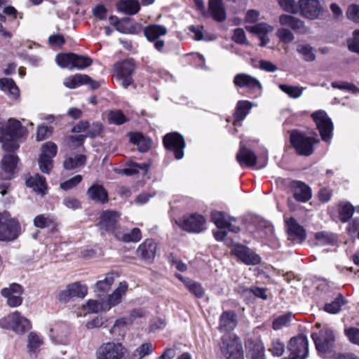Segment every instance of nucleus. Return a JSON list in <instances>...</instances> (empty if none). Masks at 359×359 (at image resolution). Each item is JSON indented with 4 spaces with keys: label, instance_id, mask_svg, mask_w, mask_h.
I'll list each match as a JSON object with an SVG mask.
<instances>
[{
    "label": "nucleus",
    "instance_id": "f257e3e1",
    "mask_svg": "<svg viewBox=\"0 0 359 359\" xmlns=\"http://www.w3.org/2000/svg\"><path fill=\"white\" fill-rule=\"evenodd\" d=\"M27 130L21 122L11 118L0 128V142L6 152H15L20 147L18 140L26 136Z\"/></svg>",
    "mask_w": 359,
    "mask_h": 359
},
{
    "label": "nucleus",
    "instance_id": "f03ea898",
    "mask_svg": "<svg viewBox=\"0 0 359 359\" xmlns=\"http://www.w3.org/2000/svg\"><path fill=\"white\" fill-rule=\"evenodd\" d=\"M316 289L319 301L324 304L322 309L327 313H340L342 307L348 302L342 293L330 287L326 282L319 283Z\"/></svg>",
    "mask_w": 359,
    "mask_h": 359
},
{
    "label": "nucleus",
    "instance_id": "7ed1b4c3",
    "mask_svg": "<svg viewBox=\"0 0 359 359\" xmlns=\"http://www.w3.org/2000/svg\"><path fill=\"white\" fill-rule=\"evenodd\" d=\"M320 141L316 137H309L299 130H292L290 133V142L297 154L309 156L314 152V145Z\"/></svg>",
    "mask_w": 359,
    "mask_h": 359
},
{
    "label": "nucleus",
    "instance_id": "20e7f679",
    "mask_svg": "<svg viewBox=\"0 0 359 359\" xmlns=\"http://www.w3.org/2000/svg\"><path fill=\"white\" fill-rule=\"evenodd\" d=\"M311 337L320 355L325 356L334 351L336 336L332 329H322L318 332H313Z\"/></svg>",
    "mask_w": 359,
    "mask_h": 359
},
{
    "label": "nucleus",
    "instance_id": "39448f33",
    "mask_svg": "<svg viewBox=\"0 0 359 359\" xmlns=\"http://www.w3.org/2000/svg\"><path fill=\"white\" fill-rule=\"evenodd\" d=\"M20 233L21 226L16 218L11 217L7 212L0 213V241H14Z\"/></svg>",
    "mask_w": 359,
    "mask_h": 359
},
{
    "label": "nucleus",
    "instance_id": "423d86ee",
    "mask_svg": "<svg viewBox=\"0 0 359 359\" xmlns=\"http://www.w3.org/2000/svg\"><path fill=\"white\" fill-rule=\"evenodd\" d=\"M120 217L121 213L116 210H102L100 214L99 221L96 224L101 235L104 236L107 233H111L118 238L116 230L120 226Z\"/></svg>",
    "mask_w": 359,
    "mask_h": 359
},
{
    "label": "nucleus",
    "instance_id": "0eeeda50",
    "mask_svg": "<svg viewBox=\"0 0 359 359\" xmlns=\"http://www.w3.org/2000/svg\"><path fill=\"white\" fill-rule=\"evenodd\" d=\"M287 349L289 355L281 359H306L309 355V341L306 336L299 334L292 337Z\"/></svg>",
    "mask_w": 359,
    "mask_h": 359
},
{
    "label": "nucleus",
    "instance_id": "6e6552de",
    "mask_svg": "<svg viewBox=\"0 0 359 359\" xmlns=\"http://www.w3.org/2000/svg\"><path fill=\"white\" fill-rule=\"evenodd\" d=\"M163 145L165 150L172 152L177 160L184 157L186 147L185 140L178 132H171L163 137Z\"/></svg>",
    "mask_w": 359,
    "mask_h": 359
},
{
    "label": "nucleus",
    "instance_id": "1a4fd4ad",
    "mask_svg": "<svg viewBox=\"0 0 359 359\" xmlns=\"http://www.w3.org/2000/svg\"><path fill=\"white\" fill-rule=\"evenodd\" d=\"M127 348L119 342L103 343L96 350V359H126Z\"/></svg>",
    "mask_w": 359,
    "mask_h": 359
},
{
    "label": "nucleus",
    "instance_id": "9d476101",
    "mask_svg": "<svg viewBox=\"0 0 359 359\" xmlns=\"http://www.w3.org/2000/svg\"><path fill=\"white\" fill-rule=\"evenodd\" d=\"M176 223L180 229L188 233H200L206 229V219L198 213L184 215Z\"/></svg>",
    "mask_w": 359,
    "mask_h": 359
},
{
    "label": "nucleus",
    "instance_id": "9b49d317",
    "mask_svg": "<svg viewBox=\"0 0 359 359\" xmlns=\"http://www.w3.org/2000/svg\"><path fill=\"white\" fill-rule=\"evenodd\" d=\"M323 142H329L332 138L334 126L331 118L323 110L315 111L311 115Z\"/></svg>",
    "mask_w": 359,
    "mask_h": 359
},
{
    "label": "nucleus",
    "instance_id": "f8f14e48",
    "mask_svg": "<svg viewBox=\"0 0 359 359\" xmlns=\"http://www.w3.org/2000/svg\"><path fill=\"white\" fill-rule=\"evenodd\" d=\"M136 65L134 59L128 58L115 63L114 70L117 79L122 81V86L127 88L133 83V74Z\"/></svg>",
    "mask_w": 359,
    "mask_h": 359
},
{
    "label": "nucleus",
    "instance_id": "ddd939ff",
    "mask_svg": "<svg viewBox=\"0 0 359 359\" xmlns=\"http://www.w3.org/2000/svg\"><path fill=\"white\" fill-rule=\"evenodd\" d=\"M231 254L248 266L258 265L262 262V258L258 254L248 246L239 243L232 245Z\"/></svg>",
    "mask_w": 359,
    "mask_h": 359
},
{
    "label": "nucleus",
    "instance_id": "4468645a",
    "mask_svg": "<svg viewBox=\"0 0 359 359\" xmlns=\"http://www.w3.org/2000/svg\"><path fill=\"white\" fill-rule=\"evenodd\" d=\"M0 327L4 329H11L17 333L22 334L31 328L29 320L21 316L18 311L14 312L0 320Z\"/></svg>",
    "mask_w": 359,
    "mask_h": 359
},
{
    "label": "nucleus",
    "instance_id": "2eb2a0df",
    "mask_svg": "<svg viewBox=\"0 0 359 359\" xmlns=\"http://www.w3.org/2000/svg\"><path fill=\"white\" fill-rule=\"evenodd\" d=\"M220 349L226 359H244L242 345L230 336H222Z\"/></svg>",
    "mask_w": 359,
    "mask_h": 359
},
{
    "label": "nucleus",
    "instance_id": "dca6fc26",
    "mask_svg": "<svg viewBox=\"0 0 359 359\" xmlns=\"http://www.w3.org/2000/svg\"><path fill=\"white\" fill-rule=\"evenodd\" d=\"M1 160L0 166L4 173L0 175V178L4 180H10L15 177L17 165L20 161L15 152H6Z\"/></svg>",
    "mask_w": 359,
    "mask_h": 359
},
{
    "label": "nucleus",
    "instance_id": "f3484780",
    "mask_svg": "<svg viewBox=\"0 0 359 359\" xmlns=\"http://www.w3.org/2000/svg\"><path fill=\"white\" fill-rule=\"evenodd\" d=\"M88 294V287L80 282L69 284L65 290L57 294V300L62 303L68 302L72 298L83 299Z\"/></svg>",
    "mask_w": 359,
    "mask_h": 359
},
{
    "label": "nucleus",
    "instance_id": "a211bd4d",
    "mask_svg": "<svg viewBox=\"0 0 359 359\" xmlns=\"http://www.w3.org/2000/svg\"><path fill=\"white\" fill-rule=\"evenodd\" d=\"M23 292V287L15 283L10 284L8 287H4L1 290V296L6 299L7 304L12 308L18 307L22 304Z\"/></svg>",
    "mask_w": 359,
    "mask_h": 359
},
{
    "label": "nucleus",
    "instance_id": "6ab92c4d",
    "mask_svg": "<svg viewBox=\"0 0 359 359\" xmlns=\"http://www.w3.org/2000/svg\"><path fill=\"white\" fill-rule=\"evenodd\" d=\"M157 243L152 238H147L142 243L136 250L137 256L146 263H152L156 257Z\"/></svg>",
    "mask_w": 359,
    "mask_h": 359
},
{
    "label": "nucleus",
    "instance_id": "aec40b11",
    "mask_svg": "<svg viewBox=\"0 0 359 359\" xmlns=\"http://www.w3.org/2000/svg\"><path fill=\"white\" fill-rule=\"evenodd\" d=\"M290 187L294 198L298 202L306 203L312 197L311 187L304 182L293 180Z\"/></svg>",
    "mask_w": 359,
    "mask_h": 359
},
{
    "label": "nucleus",
    "instance_id": "412c9836",
    "mask_svg": "<svg viewBox=\"0 0 359 359\" xmlns=\"http://www.w3.org/2000/svg\"><path fill=\"white\" fill-rule=\"evenodd\" d=\"M320 11L321 6L318 0H299V12L308 19L318 18Z\"/></svg>",
    "mask_w": 359,
    "mask_h": 359
},
{
    "label": "nucleus",
    "instance_id": "4be33fe9",
    "mask_svg": "<svg viewBox=\"0 0 359 359\" xmlns=\"http://www.w3.org/2000/svg\"><path fill=\"white\" fill-rule=\"evenodd\" d=\"M233 84L236 88H247L250 90H260L262 84L255 77L245 73H238L233 78Z\"/></svg>",
    "mask_w": 359,
    "mask_h": 359
},
{
    "label": "nucleus",
    "instance_id": "5701e85b",
    "mask_svg": "<svg viewBox=\"0 0 359 359\" xmlns=\"http://www.w3.org/2000/svg\"><path fill=\"white\" fill-rule=\"evenodd\" d=\"M237 324L236 312L233 310L224 311L219 316L217 329L222 333H229L236 327Z\"/></svg>",
    "mask_w": 359,
    "mask_h": 359
},
{
    "label": "nucleus",
    "instance_id": "b1692460",
    "mask_svg": "<svg viewBox=\"0 0 359 359\" xmlns=\"http://www.w3.org/2000/svg\"><path fill=\"white\" fill-rule=\"evenodd\" d=\"M236 159L242 168H253L257 162V156L255 153L242 144H240Z\"/></svg>",
    "mask_w": 359,
    "mask_h": 359
},
{
    "label": "nucleus",
    "instance_id": "393cba45",
    "mask_svg": "<svg viewBox=\"0 0 359 359\" xmlns=\"http://www.w3.org/2000/svg\"><path fill=\"white\" fill-rule=\"evenodd\" d=\"M88 198L95 203L105 204L109 202V193L103 185L93 183L87 190Z\"/></svg>",
    "mask_w": 359,
    "mask_h": 359
},
{
    "label": "nucleus",
    "instance_id": "a878e982",
    "mask_svg": "<svg viewBox=\"0 0 359 359\" xmlns=\"http://www.w3.org/2000/svg\"><path fill=\"white\" fill-rule=\"evenodd\" d=\"M128 285L126 281L121 282L113 293L108 296L107 302L102 303L101 310L109 311L111 307L120 304L123 296L126 294L128 290Z\"/></svg>",
    "mask_w": 359,
    "mask_h": 359
},
{
    "label": "nucleus",
    "instance_id": "bb28decb",
    "mask_svg": "<svg viewBox=\"0 0 359 359\" xmlns=\"http://www.w3.org/2000/svg\"><path fill=\"white\" fill-rule=\"evenodd\" d=\"M287 232L290 237L301 243L306 238L305 229L292 217L285 221Z\"/></svg>",
    "mask_w": 359,
    "mask_h": 359
},
{
    "label": "nucleus",
    "instance_id": "cd10ccee",
    "mask_svg": "<svg viewBox=\"0 0 359 359\" xmlns=\"http://www.w3.org/2000/svg\"><path fill=\"white\" fill-rule=\"evenodd\" d=\"M130 142L137 147L139 151L142 153L147 152L150 150L152 141L149 137H145L142 133L135 131L128 133Z\"/></svg>",
    "mask_w": 359,
    "mask_h": 359
},
{
    "label": "nucleus",
    "instance_id": "c85d7f7f",
    "mask_svg": "<svg viewBox=\"0 0 359 359\" xmlns=\"http://www.w3.org/2000/svg\"><path fill=\"white\" fill-rule=\"evenodd\" d=\"M248 359H265V348L261 341L249 339L245 343Z\"/></svg>",
    "mask_w": 359,
    "mask_h": 359
},
{
    "label": "nucleus",
    "instance_id": "c756f323",
    "mask_svg": "<svg viewBox=\"0 0 359 359\" xmlns=\"http://www.w3.org/2000/svg\"><path fill=\"white\" fill-rule=\"evenodd\" d=\"M279 22L281 25L290 27L297 33L304 34L305 32L304 22L294 16L282 14L279 17Z\"/></svg>",
    "mask_w": 359,
    "mask_h": 359
},
{
    "label": "nucleus",
    "instance_id": "7c9ffc66",
    "mask_svg": "<svg viewBox=\"0 0 359 359\" xmlns=\"http://www.w3.org/2000/svg\"><path fill=\"white\" fill-rule=\"evenodd\" d=\"M142 32L146 39L151 42L159 39L160 36L166 35L168 29L163 25L151 24L144 27L142 26Z\"/></svg>",
    "mask_w": 359,
    "mask_h": 359
},
{
    "label": "nucleus",
    "instance_id": "2f4dec72",
    "mask_svg": "<svg viewBox=\"0 0 359 359\" xmlns=\"http://www.w3.org/2000/svg\"><path fill=\"white\" fill-rule=\"evenodd\" d=\"M208 11L212 18L217 22H223L226 18L222 0H208Z\"/></svg>",
    "mask_w": 359,
    "mask_h": 359
},
{
    "label": "nucleus",
    "instance_id": "473e14b6",
    "mask_svg": "<svg viewBox=\"0 0 359 359\" xmlns=\"http://www.w3.org/2000/svg\"><path fill=\"white\" fill-rule=\"evenodd\" d=\"M50 335L53 340L57 343L63 344L67 339L69 334L68 325L65 323H58L50 328Z\"/></svg>",
    "mask_w": 359,
    "mask_h": 359
},
{
    "label": "nucleus",
    "instance_id": "72a5a7b5",
    "mask_svg": "<svg viewBox=\"0 0 359 359\" xmlns=\"http://www.w3.org/2000/svg\"><path fill=\"white\" fill-rule=\"evenodd\" d=\"M118 32L126 34H138L142 32V25L129 17H124Z\"/></svg>",
    "mask_w": 359,
    "mask_h": 359
},
{
    "label": "nucleus",
    "instance_id": "f704fd0d",
    "mask_svg": "<svg viewBox=\"0 0 359 359\" xmlns=\"http://www.w3.org/2000/svg\"><path fill=\"white\" fill-rule=\"evenodd\" d=\"M116 7L118 12L129 15H135L140 10L138 0H118L116 3Z\"/></svg>",
    "mask_w": 359,
    "mask_h": 359
},
{
    "label": "nucleus",
    "instance_id": "c9c22d12",
    "mask_svg": "<svg viewBox=\"0 0 359 359\" xmlns=\"http://www.w3.org/2000/svg\"><path fill=\"white\" fill-rule=\"evenodd\" d=\"M27 187L32 188L35 192L46 194L47 190V183L45 177L36 174L34 176H29L25 182Z\"/></svg>",
    "mask_w": 359,
    "mask_h": 359
},
{
    "label": "nucleus",
    "instance_id": "e433bc0d",
    "mask_svg": "<svg viewBox=\"0 0 359 359\" xmlns=\"http://www.w3.org/2000/svg\"><path fill=\"white\" fill-rule=\"evenodd\" d=\"M252 107V103L248 100L238 101L233 114V124L237 126L238 123L242 121L249 114Z\"/></svg>",
    "mask_w": 359,
    "mask_h": 359
},
{
    "label": "nucleus",
    "instance_id": "4c0bfd02",
    "mask_svg": "<svg viewBox=\"0 0 359 359\" xmlns=\"http://www.w3.org/2000/svg\"><path fill=\"white\" fill-rule=\"evenodd\" d=\"M314 238L320 245H334L338 242V236L334 233L327 231L315 233Z\"/></svg>",
    "mask_w": 359,
    "mask_h": 359
},
{
    "label": "nucleus",
    "instance_id": "58836bf2",
    "mask_svg": "<svg viewBox=\"0 0 359 359\" xmlns=\"http://www.w3.org/2000/svg\"><path fill=\"white\" fill-rule=\"evenodd\" d=\"M34 224L36 227L40 229L51 227L52 232H54L57 226V224L53 217L43 214L38 215L35 217L34 219Z\"/></svg>",
    "mask_w": 359,
    "mask_h": 359
},
{
    "label": "nucleus",
    "instance_id": "ea45409f",
    "mask_svg": "<svg viewBox=\"0 0 359 359\" xmlns=\"http://www.w3.org/2000/svg\"><path fill=\"white\" fill-rule=\"evenodd\" d=\"M107 120L109 124L121 126L128 122L130 118L124 114L122 110L115 109L108 112Z\"/></svg>",
    "mask_w": 359,
    "mask_h": 359
},
{
    "label": "nucleus",
    "instance_id": "a19ab883",
    "mask_svg": "<svg viewBox=\"0 0 359 359\" xmlns=\"http://www.w3.org/2000/svg\"><path fill=\"white\" fill-rule=\"evenodd\" d=\"M74 53H58L55 57V61L58 66L62 68H67L69 69H73L74 61Z\"/></svg>",
    "mask_w": 359,
    "mask_h": 359
},
{
    "label": "nucleus",
    "instance_id": "79ce46f5",
    "mask_svg": "<svg viewBox=\"0 0 359 359\" xmlns=\"http://www.w3.org/2000/svg\"><path fill=\"white\" fill-rule=\"evenodd\" d=\"M86 156L83 154H77L74 157H69L65 160L64 168L66 170H71L86 164Z\"/></svg>",
    "mask_w": 359,
    "mask_h": 359
},
{
    "label": "nucleus",
    "instance_id": "37998d69",
    "mask_svg": "<svg viewBox=\"0 0 359 359\" xmlns=\"http://www.w3.org/2000/svg\"><path fill=\"white\" fill-rule=\"evenodd\" d=\"M88 76L86 74H76L74 76L67 77L64 84L66 87L74 89L80 86L84 85L85 81L88 80Z\"/></svg>",
    "mask_w": 359,
    "mask_h": 359
},
{
    "label": "nucleus",
    "instance_id": "c03bdc74",
    "mask_svg": "<svg viewBox=\"0 0 359 359\" xmlns=\"http://www.w3.org/2000/svg\"><path fill=\"white\" fill-rule=\"evenodd\" d=\"M355 211L354 207L346 202L339 205V219L342 223H346L350 220Z\"/></svg>",
    "mask_w": 359,
    "mask_h": 359
},
{
    "label": "nucleus",
    "instance_id": "a18cd8bd",
    "mask_svg": "<svg viewBox=\"0 0 359 359\" xmlns=\"http://www.w3.org/2000/svg\"><path fill=\"white\" fill-rule=\"evenodd\" d=\"M153 346L151 343H144L138 346L130 355L129 359H142L146 355L151 354Z\"/></svg>",
    "mask_w": 359,
    "mask_h": 359
},
{
    "label": "nucleus",
    "instance_id": "49530a36",
    "mask_svg": "<svg viewBox=\"0 0 359 359\" xmlns=\"http://www.w3.org/2000/svg\"><path fill=\"white\" fill-rule=\"evenodd\" d=\"M285 350V345L278 338L273 339L269 345L268 351L274 357H280Z\"/></svg>",
    "mask_w": 359,
    "mask_h": 359
},
{
    "label": "nucleus",
    "instance_id": "de8ad7c7",
    "mask_svg": "<svg viewBox=\"0 0 359 359\" xmlns=\"http://www.w3.org/2000/svg\"><path fill=\"white\" fill-rule=\"evenodd\" d=\"M297 51L303 56V59L306 62H313L316 60L313 48L310 44L306 43L298 45Z\"/></svg>",
    "mask_w": 359,
    "mask_h": 359
},
{
    "label": "nucleus",
    "instance_id": "09e8293b",
    "mask_svg": "<svg viewBox=\"0 0 359 359\" xmlns=\"http://www.w3.org/2000/svg\"><path fill=\"white\" fill-rule=\"evenodd\" d=\"M211 221L215 224V226L219 229H224L226 228L227 219L224 212L221 211H212L210 215Z\"/></svg>",
    "mask_w": 359,
    "mask_h": 359
},
{
    "label": "nucleus",
    "instance_id": "8fccbe9b",
    "mask_svg": "<svg viewBox=\"0 0 359 359\" xmlns=\"http://www.w3.org/2000/svg\"><path fill=\"white\" fill-rule=\"evenodd\" d=\"M93 64V60L89 56L75 53L73 69H84Z\"/></svg>",
    "mask_w": 359,
    "mask_h": 359
},
{
    "label": "nucleus",
    "instance_id": "3c124183",
    "mask_svg": "<svg viewBox=\"0 0 359 359\" xmlns=\"http://www.w3.org/2000/svg\"><path fill=\"white\" fill-rule=\"evenodd\" d=\"M291 319L292 313L290 312L279 316L273 320L272 327L274 330H280L283 327L288 326Z\"/></svg>",
    "mask_w": 359,
    "mask_h": 359
},
{
    "label": "nucleus",
    "instance_id": "603ef678",
    "mask_svg": "<svg viewBox=\"0 0 359 359\" xmlns=\"http://www.w3.org/2000/svg\"><path fill=\"white\" fill-rule=\"evenodd\" d=\"M185 287L197 298H202L205 294V291L201 284L196 281L189 280V281L185 283Z\"/></svg>",
    "mask_w": 359,
    "mask_h": 359
},
{
    "label": "nucleus",
    "instance_id": "864d4df0",
    "mask_svg": "<svg viewBox=\"0 0 359 359\" xmlns=\"http://www.w3.org/2000/svg\"><path fill=\"white\" fill-rule=\"evenodd\" d=\"M279 88L289 97L294 99L299 97L302 95L304 90V88L302 87L287 84H280Z\"/></svg>",
    "mask_w": 359,
    "mask_h": 359
},
{
    "label": "nucleus",
    "instance_id": "5fc2aeb1",
    "mask_svg": "<svg viewBox=\"0 0 359 359\" xmlns=\"http://www.w3.org/2000/svg\"><path fill=\"white\" fill-rule=\"evenodd\" d=\"M117 238L125 243H137L142 239V232L139 228L135 227L130 232L123 233L121 238L118 237Z\"/></svg>",
    "mask_w": 359,
    "mask_h": 359
},
{
    "label": "nucleus",
    "instance_id": "6e6d98bb",
    "mask_svg": "<svg viewBox=\"0 0 359 359\" xmlns=\"http://www.w3.org/2000/svg\"><path fill=\"white\" fill-rule=\"evenodd\" d=\"M114 281V276L113 273H108L104 280H98L96 283V288L98 291L106 292H108Z\"/></svg>",
    "mask_w": 359,
    "mask_h": 359
},
{
    "label": "nucleus",
    "instance_id": "4d7b16f0",
    "mask_svg": "<svg viewBox=\"0 0 359 359\" xmlns=\"http://www.w3.org/2000/svg\"><path fill=\"white\" fill-rule=\"evenodd\" d=\"M344 334L350 343L359 346V328L356 327H346Z\"/></svg>",
    "mask_w": 359,
    "mask_h": 359
},
{
    "label": "nucleus",
    "instance_id": "13d9d810",
    "mask_svg": "<svg viewBox=\"0 0 359 359\" xmlns=\"http://www.w3.org/2000/svg\"><path fill=\"white\" fill-rule=\"evenodd\" d=\"M39 168L43 173L49 174L53 168V161L46 154H40L39 158Z\"/></svg>",
    "mask_w": 359,
    "mask_h": 359
},
{
    "label": "nucleus",
    "instance_id": "bf43d9fd",
    "mask_svg": "<svg viewBox=\"0 0 359 359\" xmlns=\"http://www.w3.org/2000/svg\"><path fill=\"white\" fill-rule=\"evenodd\" d=\"M43 340L35 332H30L28 335L27 348L29 352L35 353L42 345Z\"/></svg>",
    "mask_w": 359,
    "mask_h": 359
},
{
    "label": "nucleus",
    "instance_id": "052dcab7",
    "mask_svg": "<svg viewBox=\"0 0 359 359\" xmlns=\"http://www.w3.org/2000/svg\"><path fill=\"white\" fill-rule=\"evenodd\" d=\"M104 131V126L100 121L93 122L90 125L87 130L86 136L90 138H95L101 135Z\"/></svg>",
    "mask_w": 359,
    "mask_h": 359
},
{
    "label": "nucleus",
    "instance_id": "680f3d73",
    "mask_svg": "<svg viewBox=\"0 0 359 359\" xmlns=\"http://www.w3.org/2000/svg\"><path fill=\"white\" fill-rule=\"evenodd\" d=\"M280 7L285 11L296 14L299 13V1L294 0H278Z\"/></svg>",
    "mask_w": 359,
    "mask_h": 359
},
{
    "label": "nucleus",
    "instance_id": "e2e57ef3",
    "mask_svg": "<svg viewBox=\"0 0 359 359\" xmlns=\"http://www.w3.org/2000/svg\"><path fill=\"white\" fill-rule=\"evenodd\" d=\"M346 15L349 20L359 24V4H350L346 11Z\"/></svg>",
    "mask_w": 359,
    "mask_h": 359
},
{
    "label": "nucleus",
    "instance_id": "0e129e2a",
    "mask_svg": "<svg viewBox=\"0 0 359 359\" xmlns=\"http://www.w3.org/2000/svg\"><path fill=\"white\" fill-rule=\"evenodd\" d=\"M82 180V175H76L68 180L61 182L60 187L64 191H68L76 187L81 182Z\"/></svg>",
    "mask_w": 359,
    "mask_h": 359
},
{
    "label": "nucleus",
    "instance_id": "69168bd1",
    "mask_svg": "<svg viewBox=\"0 0 359 359\" xmlns=\"http://www.w3.org/2000/svg\"><path fill=\"white\" fill-rule=\"evenodd\" d=\"M276 36L280 42L286 44L292 42L294 39V36L292 32L285 28H279L276 32Z\"/></svg>",
    "mask_w": 359,
    "mask_h": 359
},
{
    "label": "nucleus",
    "instance_id": "338daca9",
    "mask_svg": "<svg viewBox=\"0 0 359 359\" xmlns=\"http://www.w3.org/2000/svg\"><path fill=\"white\" fill-rule=\"evenodd\" d=\"M246 29L252 33L259 35H266L269 32L271 27L266 23H259L254 26L246 27Z\"/></svg>",
    "mask_w": 359,
    "mask_h": 359
},
{
    "label": "nucleus",
    "instance_id": "774afa93",
    "mask_svg": "<svg viewBox=\"0 0 359 359\" xmlns=\"http://www.w3.org/2000/svg\"><path fill=\"white\" fill-rule=\"evenodd\" d=\"M57 147L53 142H47L43 144L41 147V154H46L47 156H50V158H53L57 155Z\"/></svg>",
    "mask_w": 359,
    "mask_h": 359
}]
</instances>
